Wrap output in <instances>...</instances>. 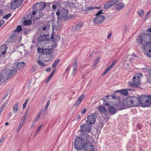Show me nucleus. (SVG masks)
<instances>
[{
    "instance_id": "nucleus-45",
    "label": "nucleus",
    "mask_w": 151,
    "mask_h": 151,
    "mask_svg": "<svg viewBox=\"0 0 151 151\" xmlns=\"http://www.w3.org/2000/svg\"><path fill=\"white\" fill-rule=\"evenodd\" d=\"M102 10L99 11L96 14V15L97 16H101L100 14H102Z\"/></svg>"
},
{
    "instance_id": "nucleus-38",
    "label": "nucleus",
    "mask_w": 151,
    "mask_h": 151,
    "mask_svg": "<svg viewBox=\"0 0 151 151\" xmlns=\"http://www.w3.org/2000/svg\"><path fill=\"white\" fill-rule=\"evenodd\" d=\"M12 15L11 14V13H9L6 15H5L4 16L3 18L4 19H8L9 17H10Z\"/></svg>"
},
{
    "instance_id": "nucleus-52",
    "label": "nucleus",
    "mask_w": 151,
    "mask_h": 151,
    "mask_svg": "<svg viewBox=\"0 0 151 151\" xmlns=\"http://www.w3.org/2000/svg\"><path fill=\"white\" fill-rule=\"evenodd\" d=\"M109 96H106L105 97L103 98V100L105 101L106 100V99L108 98Z\"/></svg>"
},
{
    "instance_id": "nucleus-5",
    "label": "nucleus",
    "mask_w": 151,
    "mask_h": 151,
    "mask_svg": "<svg viewBox=\"0 0 151 151\" xmlns=\"http://www.w3.org/2000/svg\"><path fill=\"white\" fill-rule=\"evenodd\" d=\"M139 97L140 105L143 106H148L151 103V95H142Z\"/></svg>"
},
{
    "instance_id": "nucleus-50",
    "label": "nucleus",
    "mask_w": 151,
    "mask_h": 151,
    "mask_svg": "<svg viewBox=\"0 0 151 151\" xmlns=\"http://www.w3.org/2000/svg\"><path fill=\"white\" fill-rule=\"evenodd\" d=\"M35 14H36L35 12V11H33L32 12V13H30V14H29V15L31 14L32 15V16L34 17H35Z\"/></svg>"
},
{
    "instance_id": "nucleus-49",
    "label": "nucleus",
    "mask_w": 151,
    "mask_h": 151,
    "mask_svg": "<svg viewBox=\"0 0 151 151\" xmlns=\"http://www.w3.org/2000/svg\"><path fill=\"white\" fill-rule=\"evenodd\" d=\"M112 98L115 99H118L119 100L120 99V98L119 97H117L116 96H112Z\"/></svg>"
},
{
    "instance_id": "nucleus-28",
    "label": "nucleus",
    "mask_w": 151,
    "mask_h": 151,
    "mask_svg": "<svg viewBox=\"0 0 151 151\" xmlns=\"http://www.w3.org/2000/svg\"><path fill=\"white\" fill-rule=\"evenodd\" d=\"M124 6V4L122 2H120L116 5V8L118 10L122 9Z\"/></svg>"
},
{
    "instance_id": "nucleus-4",
    "label": "nucleus",
    "mask_w": 151,
    "mask_h": 151,
    "mask_svg": "<svg viewBox=\"0 0 151 151\" xmlns=\"http://www.w3.org/2000/svg\"><path fill=\"white\" fill-rule=\"evenodd\" d=\"M68 11L64 9H62L58 11L56 13L57 16V19L58 20L66 21L69 18L68 14Z\"/></svg>"
},
{
    "instance_id": "nucleus-42",
    "label": "nucleus",
    "mask_w": 151,
    "mask_h": 151,
    "mask_svg": "<svg viewBox=\"0 0 151 151\" xmlns=\"http://www.w3.org/2000/svg\"><path fill=\"white\" fill-rule=\"evenodd\" d=\"M116 62V61H114V62L111 63V65L109 67V68L111 69V70L113 66H114L115 63Z\"/></svg>"
},
{
    "instance_id": "nucleus-6",
    "label": "nucleus",
    "mask_w": 151,
    "mask_h": 151,
    "mask_svg": "<svg viewBox=\"0 0 151 151\" xmlns=\"http://www.w3.org/2000/svg\"><path fill=\"white\" fill-rule=\"evenodd\" d=\"M143 42H147V43L150 42V37L148 35L147 33L142 35L140 34L137 37L136 42L137 44H141Z\"/></svg>"
},
{
    "instance_id": "nucleus-48",
    "label": "nucleus",
    "mask_w": 151,
    "mask_h": 151,
    "mask_svg": "<svg viewBox=\"0 0 151 151\" xmlns=\"http://www.w3.org/2000/svg\"><path fill=\"white\" fill-rule=\"evenodd\" d=\"M51 46L53 48H55L57 47L56 44L55 43H52V44H51Z\"/></svg>"
},
{
    "instance_id": "nucleus-14",
    "label": "nucleus",
    "mask_w": 151,
    "mask_h": 151,
    "mask_svg": "<svg viewBox=\"0 0 151 151\" xmlns=\"http://www.w3.org/2000/svg\"><path fill=\"white\" fill-rule=\"evenodd\" d=\"M7 46L4 45L0 47V58L1 57L4 56V55L6 53L7 49Z\"/></svg>"
},
{
    "instance_id": "nucleus-41",
    "label": "nucleus",
    "mask_w": 151,
    "mask_h": 151,
    "mask_svg": "<svg viewBox=\"0 0 151 151\" xmlns=\"http://www.w3.org/2000/svg\"><path fill=\"white\" fill-rule=\"evenodd\" d=\"M147 79L148 82L151 83V77L150 75H149L147 76Z\"/></svg>"
},
{
    "instance_id": "nucleus-47",
    "label": "nucleus",
    "mask_w": 151,
    "mask_h": 151,
    "mask_svg": "<svg viewBox=\"0 0 151 151\" xmlns=\"http://www.w3.org/2000/svg\"><path fill=\"white\" fill-rule=\"evenodd\" d=\"M5 22L4 20L1 19L0 20V27Z\"/></svg>"
},
{
    "instance_id": "nucleus-11",
    "label": "nucleus",
    "mask_w": 151,
    "mask_h": 151,
    "mask_svg": "<svg viewBox=\"0 0 151 151\" xmlns=\"http://www.w3.org/2000/svg\"><path fill=\"white\" fill-rule=\"evenodd\" d=\"M104 19L103 16H97L94 19L93 22L95 24H100L103 22Z\"/></svg>"
},
{
    "instance_id": "nucleus-9",
    "label": "nucleus",
    "mask_w": 151,
    "mask_h": 151,
    "mask_svg": "<svg viewBox=\"0 0 151 151\" xmlns=\"http://www.w3.org/2000/svg\"><path fill=\"white\" fill-rule=\"evenodd\" d=\"M150 42L149 43L143 42L142 45V47L145 50H146L147 48H149L148 50L146 51L145 54L149 57H151V47L150 44Z\"/></svg>"
},
{
    "instance_id": "nucleus-27",
    "label": "nucleus",
    "mask_w": 151,
    "mask_h": 151,
    "mask_svg": "<svg viewBox=\"0 0 151 151\" xmlns=\"http://www.w3.org/2000/svg\"><path fill=\"white\" fill-rule=\"evenodd\" d=\"M19 103H17L14 104L13 106V112L14 113H16L18 111Z\"/></svg>"
},
{
    "instance_id": "nucleus-53",
    "label": "nucleus",
    "mask_w": 151,
    "mask_h": 151,
    "mask_svg": "<svg viewBox=\"0 0 151 151\" xmlns=\"http://www.w3.org/2000/svg\"><path fill=\"white\" fill-rule=\"evenodd\" d=\"M21 127H19V126H18V127L17 128V132H19L21 129Z\"/></svg>"
},
{
    "instance_id": "nucleus-16",
    "label": "nucleus",
    "mask_w": 151,
    "mask_h": 151,
    "mask_svg": "<svg viewBox=\"0 0 151 151\" xmlns=\"http://www.w3.org/2000/svg\"><path fill=\"white\" fill-rule=\"evenodd\" d=\"M133 106H137L140 104L139 97L132 96Z\"/></svg>"
},
{
    "instance_id": "nucleus-51",
    "label": "nucleus",
    "mask_w": 151,
    "mask_h": 151,
    "mask_svg": "<svg viewBox=\"0 0 151 151\" xmlns=\"http://www.w3.org/2000/svg\"><path fill=\"white\" fill-rule=\"evenodd\" d=\"M4 12L1 9H0V16H2L4 14Z\"/></svg>"
},
{
    "instance_id": "nucleus-43",
    "label": "nucleus",
    "mask_w": 151,
    "mask_h": 151,
    "mask_svg": "<svg viewBox=\"0 0 151 151\" xmlns=\"http://www.w3.org/2000/svg\"><path fill=\"white\" fill-rule=\"evenodd\" d=\"M146 32H148L149 35H151V26L147 29V31Z\"/></svg>"
},
{
    "instance_id": "nucleus-26",
    "label": "nucleus",
    "mask_w": 151,
    "mask_h": 151,
    "mask_svg": "<svg viewBox=\"0 0 151 151\" xmlns=\"http://www.w3.org/2000/svg\"><path fill=\"white\" fill-rule=\"evenodd\" d=\"M25 63L24 62H22L18 63L17 64V67L18 69H22L24 67Z\"/></svg>"
},
{
    "instance_id": "nucleus-59",
    "label": "nucleus",
    "mask_w": 151,
    "mask_h": 151,
    "mask_svg": "<svg viewBox=\"0 0 151 151\" xmlns=\"http://www.w3.org/2000/svg\"><path fill=\"white\" fill-rule=\"evenodd\" d=\"M111 33H109L107 36V38L108 39H109L111 37Z\"/></svg>"
},
{
    "instance_id": "nucleus-3",
    "label": "nucleus",
    "mask_w": 151,
    "mask_h": 151,
    "mask_svg": "<svg viewBox=\"0 0 151 151\" xmlns=\"http://www.w3.org/2000/svg\"><path fill=\"white\" fill-rule=\"evenodd\" d=\"M142 75L141 73L135 74L133 78L132 81L128 82V86L130 87H132L139 86L141 83L140 77Z\"/></svg>"
},
{
    "instance_id": "nucleus-24",
    "label": "nucleus",
    "mask_w": 151,
    "mask_h": 151,
    "mask_svg": "<svg viewBox=\"0 0 151 151\" xmlns=\"http://www.w3.org/2000/svg\"><path fill=\"white\" fill-rule=\"evenodd\" d=\"M98 110L101 112V114H106V109L104 106H101L98 107Z\"/></svg>"
},
{
    "instance_id": "nucleus-7",
    "label": "nucleus",
    "mask_w": 151,
    "mask_h": 151,
    "mask_svg": "<svg viewBox=\"0 0 151 151\" xmlns=\"http://www.w3.org/2000/svg\"><path fill=\"white\" fill-rule=\"evenodd\" d=\"M90 138L87 139L86 138V141L85 142L83 149L85 151H93V146L92 144L89 141Z\"/></svg>"
},
{
    "instance_id": "nucleus-12",
    "label": "nucleus",
    "mask_w": 151,
    "mask_h": 151,
    "mask_svg": "<svg viewBox=\"0 0 151 151\" xmlns=\"http://www.w3.org/2000/svg\"><path fill=\"white\" fill-rule=\"evenodd\" d=\"M96 120V119L95 116L93 114L90 115L88 116L86 122L88 124L91 125L95 123Z\"/></svg>"
},
{
    "instance_id": "nucleus-57",
    "label": "nucleus",
    "mask_w": 151,
    "mask_h": 151,
    "mask_svg": "<svg viewBox=\"0 0 151 151\" xmlns=\"http://www.w3.org/2000/svg\"><path fill=\"white\" fill-rule=\"evenodd\" d=\"M86 112V109H83L81 111V113L82 114H84Z\"/></svg>"
},
{
    "instance_id": "nucleus-23",
    "label": "nucleus",
    "mask_w": 151,
    "mask_h": 151,
    "mask_svg": "<svg viewBox=\"0 0 151 151\" xmlns=\"http://www.w3.org/2000/svg\"><path fill=\"white\" fill-rule=\"evenodd\" d=\"M77 59H75L73 62V74H76V73L75 72V71L76 70L77 68Z\"/></svg>"
},
{
    "instance_id": "nucleus-22",
    "label": "nucleus",
    "mask_w": 151,
    "mask_h": 151,
    "mask_svg": "<svg viewBox=\"0 0 151 151\" xmlns=\"http://www.w3.org/2000/svg\"><path fill=\"white\" fill-rule=\"evenodd\" d=\"M132 89H122L120 90H117L116 91V92H120V93L123 95L125 96H127L128 94V92L127 91L132 90Z\"/></svg>"
},
{
    "instance_id": "nucleus-46",
    "label": "nucleus",
    "mask_w": 151,
    "mask_h": 151,
    "mask_svg": "<svg viewBox=\"0 0 151 151\" xmlns=\"http://www.w3.org/2000/svg\"><path fill=\"white\" fill-rule=\"evenodd\" d=\"M36 122V121H35L34 120V121L32 122V125L31 126V128H32L35 127Z\"/></svg>"
},
{
    "instance_id": "nucleus-19",
    "label": "nucleus",
    "mask_w": 151,
    "mask_h": 151,
    "mask_svg": "<svg viewBox=\"0 0 151 151\" xmlns=\"http://www.w3.org/2000/svg\"><path fill=\"white\" fill-rule=\"evenodd\" d=\"M39 17H33L31 14L28 15V17L30 18V19H31V20H35L36 19H40L41 17H43V14L41 12H39Z\"/></svg>"
},
{
    "instance_id": "nucleus-40",
    "label": "nucleus",
    "mask_w": 151,
    "mask_h": 151,
    "mask_svg": "<svg viewBox=\"0 0 151 151\" xmlns=\"http://www.w3.org/2000/svg\"><path fill=\"white\" fill-rule=\"evenodd\" d=\"M25 122H24L22 120H21L18 126H19V127H22V126H23L24 123H25Z\"/></svg>"
},
{
    "instance_id": "nucleus-18",
    "label": "nucleus",
    "mask_w": 151,
    "mask_h": 151,
    "mask_svg": "<svg viewBox=\"0 0 151 151\" xmlns=\"http://www.w3.org/2000/svg\"><path fill=\"white\" fill-rule=\"evenodd\" d=\"M42 55H40L38 57V59L37 60V62L41 67H44L46 66V64L44 63L42 60Z\"/></svg>"
},
{
    "instance_id": "nucleus-8",
    "label": "nucleus",
    "mask_w": 151,
    "mask_h": 151,
    "mask_svg": "<svg viewBox=\"0 0 151 151\" xmlns=\"http://www.w3.org/2000/svg\"><path fill=\"white\" fill-rule=\"evenodd\" d=\"M133 102L132 96H128L123 100V104L125 106L128 107H133Z\"/></svg>"
},
{
    "instance_id": "nucleus-36",
    "label": "nucleus",
    "mask_w": 151,
    "mask_h": 151,
    "mask_svg": "<svg viewBox=\"0 0 151 151\" xmlns=\"http://www.w3.org/2000/svg\"><path fill=\"white\" fill-rule=\"evenodd\" d=\"M55 70H53L52 71V72L51 73V74H50V76H49V77L48 78V79L47 80V81H46L47 83L49 81V80L51 78V77H52V76H53V75L55 73Z\"/></svg>"
},
{
    "instance_id": "nucleus-39",
    "label": "nucleus",
    "mask_w": 151,
    "mask_h": 151,
    "mask_svg": "<svg viewBox=\"0 0 151 151\" xmlns=\"http://www.w3.org/2000/svg\"><path fill=\"white\" fill-rule=\"evenodd\" d=\"M144 10H140L138 12V13L140 16H143L144 14Z\"/></svg>"
},
{
    "instance_id": "nucleus-58",
    "label": "nucleus",
    "mask_w": 151,
    "mask_h": 151,
    "mask_svg": "<svg viewBox=\"0 0 151 151\" xmlns=\"http://www.w3.org/2000/svg\"><path fill=\"white\" fill-rule=\"evenodd\" d=\"M26 104H25V103H24L23 105V109H25V108H26Z\"/></svg>"
},
{
    "instance_id": "nucleus-33",
    "label": "nucleus",
    "mask_w": 151,
    "mask_h": 151,
    "mask_svg": "<svg viewBox=\"0 0 151 151\" xmlns=\"http://www.w3.org/2000/svg\"><path fill=\"white\" fill-rule=\"evenodd\" d=\"M31 20H25L23 22V24L26 26L29 25L30 24L32 23Z\"/></svg>"
},
{
    "instance_id": "nucleus-60",
    "label": "nucleus",
    "mask_w": 151,
    "mask_h": 151,
    "mask_svg": "<svg viewBox=\"0 0 151 151\" xmlns=\"http://www.w3.org/2000/svg\"><path fill=\"white\" fill-rule=\"evenodd\" d=\"M52 8L53 9H55L56 8V5L53 4L52 6Z\"/></svg>"
},
{
    "instance_id": "nucleus-29",
    "label": "nucleus",
    "mask_w": 151,
    "mask_h": 151,
    "mask_svg": "<svg viewBox=\"0 0 151 151\" xmlns=\"http://www.w3.org/2000/svg\"><path fill=\"white\" fill-rule=\"evenodd\" d=\"M46 6V4L44 2H41L39 5V9L40 10H42L45 8Z\"/></svg>"
},
{
    "instance_id": "nucleus-34",
    "label": "nucleus",
    "mask_w": 151,
    "mask_h": 151,
    "mask_svg": "<svg viewBox=\"0 0 151 151\" xmlns=\"http://www.w3.org/2000/svg\"><path fill=\"white\" fill-rule=\"evenodd\" d=\"M45 50L46 51V49H44L42 48L38 47L37 49V51L39 53H44Z\"/></svg>"
},
{
    "instance_id": "nucleus-13",
    "label": "nucleus",
    "mask_w": 151,
    "mask_h": 151,
    "mask_svg": "<svg viewBox=\"0 0 151 151\" xmlns=\"http://www.w3.org/2000/svg\"><path fill=\"white\" fill-rule=\"evenodd\" d=\"M79 131L82 132H89L91 130V127L87 124H83L80 127Z\"/></svg>"
},
{
    "instance_id": "nucleus-30",
    "label": "nucleus",
    "mask_w": 151,
    "mask_h": 151,
    "mask_svg": "<svg viewBox=\"0 0 151 151\" xmlns=\"http://www.w3.org/2000/svg\"><path fill=\"white\" fill-rule=\"evenodd\" d=\"M109 110L112 114H115L116 112V109L113 107L110 106L109 108Z\"/></svg>"
},
{
    "instance_id": "nucleus-10",
    "label": "nucleus",
    "mask_w": 151,
    "mask_h": 151,
    "mask_svg": "<svg viewBox=\"0 0 151 151\" xmlns=\"http://www.w3.org/2000/svg\"><path fill=\"white\" fill-rule=\"evenodd\" d=\"M23 0H15L13 1L11 4V8L13 9L19 7L22 4Z\"/></svg>"
},
{
    "instance_id": "nucleus-20",
    "label": "nucleus",
    "mask_w": 151,
    "mask_h": 151,
    "mask_svg": "<svg viewBox=\"0 0 151 151\" xmlns=\"http://www.w3.org/2000/svg\"><path fill=\"white\" fill-rule=\"evenodd\" d=\"M84 95L83 94L79 96L74 104L75 106L77 107L79 105L82 100L84 98Z\"/></svg>"
},
{
    "instance_id": "nucleus-1",
    "label": "nucleus",
    "mask_w": 151,
    "mask_h": 151,
    "mask_svg": "<svg viewBox=\"0 0 151 151\" xmlns=\"http://www.w3.org/2000/svg\"><path fill=\"white\" fill-rule=\"evenodd\" d=\"M16 69H10L5 68L2 71L0 75V82L4 83L12 75L16 73Z\"/></svg>"
},
{
    "instance_id": "nucleus-55",
    "label": "nucleus",
    "mask_w": 151,
    "mask_h": 151,
    "mask_svg": "<svg viewBox=\"0 0 151 151\" xmlns=\"http://www.w3.org/2000/svg\"><path fill=\"white\" fill-rule=\"evenodd\" d=\"M40 115H39V114H37V116L36 119L35 120V121L37 122L38 120V119L39 118H40Z\"/></svg>"
},
{
    "instance_id": "nucleus-2",
    "label": "nucleus",
    "mask_w": 151,
    "mask_h": 151,
    "mask_svg": "<svg viewBox=\"0 0 151 151\" xmlns=\"http://www.w3.org/2000/svg\"><path fill=\"white\" fill-rule=\"evenodd\" d=\"M91 138V137L87 133L83 134L81 136L76 137L75 139L74 143L75 148L78 150L82 149L83 147L86 138L87 139Z\"/></svg>"
},
{
    "instance_id": "nucleus-62",
    "label": "nucleus",
    "mask_w": 151,
    "mask_h": 151,
    "mask_svg": "<svg viewBox=\"0 0 151 151\" xmlns=\"http://www.w3.org/2000/svg\"><path fill=\"white\" fill-rule=\"evenodd\" d=\"M93 9V7H89L88 8V10H92Z\"/></svg>"
},
{
    "instance_id": "nucleus-64",
    "label": "nucleus",
    "mask_w": 151,
    "mask_h": 151,
    "mask_svg": "<svg viewBox=\"0 0 151 151\" xmlns=\"http://www.w3.org/2000/svg\"><path fill=\"white\" fill-rule=\"evenodd\" d=\"M7 105L6 104H5L4 103L3 104V105H2V108H4Z\"/></svg>"
},
{
    "instance_id": "nucleus-35",
    "label": "nucleus",
    "mask_w": 151,
    "mask_h": 151,
    "mask_svg": "<svg viewBox=\"0 0 151 151\" xmlns=\"http://www.w3.org/2000/svg\"><path fill=\"white\" fill-rule=\"evenodd\" d=\"M83 27V24L81 23H79L76 25V28L77 30L81 29Z\"/></svg>"
},
{
    "instance_id": "nucleus-37",
    "label": "nucleus",
    "mask_w": 151,
    "mask_h": 151,
    "mask_svg": "<svg viewBox=\"0 0 151 151\" xmlns=\"http://www.w3.org/2000/svg\"><path fill=\"white\" fill-rule=\"evenodd\" d=\"M22 30V27L21 26L19 25L18 26L16 29L15 30V32H19Z\"/></svg>"
},
{
    "instance_id": "nucleus-61",
    "label": "nucleus",
    "mask_w": 151,
    "mask_h": 151,
    "mask_svg": "<svg viewBox=\"0 0 151 151\" xmlns=\"http://www.w3.org/2000/svg\"><path fill=\"white\" fill-rule=\"evenodd\" d=\"M29 101V99H26L25 101V102H24V103L26 104H27L28 101Z\"/></svg>"
},
{
    "instance_id": "nucleus-63",
    "label": "nucleus",
    "mask_w": 151,
    "mask_h": 151,
    "mask_svg": "<svg viewBox=\"0 0 151 151\" xmlns=\"http://www.w3.org/2000/svg\"><path fill=\"white\" fill-rule=\"evenodd\" d=\"M50 68H48L46 69V71L47 72H49V71H50Z\"/></svg>"
},
{
    "instance_id": "nucleus-56",
    "label": "nucleus",
    "mask_w": 151,
    "mask_h": 151,
    "mask_svg": "<svg viewBox=\"0 0 151 151\" xmlns=\"http://www.w3.org/2000/svg\"><path fill=\"white\" fill-rule=\"evenodd\" d=\"M43 109H41V110L38 112V114H39V115H40L42 113V112L43 111Z\"/></svg>"
},
{
    "instance_id": "nucleus-15",
    "label": "nucleus",
    "mask_w": 151,
    "mask_h": 151,
    "mask_svg": "<svg viewBox=\"0 0 151 151\" xmlns=\"http://www.w3.org/2000/svg\"><path fill=\"white\" fill-rule=\"evenodd\" d=\"M49 40L48 37L47 35H44L40 36L38 38V40L39 41L37 43V46L39 44H40L41 42L42 41L48 40Z\"/></svg>"
},
{
    "instance_id": "nucleus-31",
    "label": "nucleus",
    "mask_w": 151,
    "mask_h": 151,
    "mask_svg": "<svg viewBox=\"0 0 151 151\" xmlns=\"http://www.w3.org/2000/svg\"><path fill=\"white\" fill-rule=\"evenodd\" d=\"M28 114V110H26L24 114V115L23 116L21 120H22L24 122H25V120L27 117Z\"/></svg>"
},
{
    "instance_id": "nucleus-25",
    "label": "nucleus",
    "mask_w": 151,
    "mask_h": 151,
    "mask_svg": "<svg viewBox=\"0 0 151 151\" xmlns=\"http://www.w3.org/2000/svg\"><path fill=\"white\" fill-rule=\"evenodd\" d=\"M113 5H114V4L111 2V0L104 4V7L105 9H108Z\"/></svg>"
},
{
    "instance_id": "nucleus-17",
    "label": "nucleus",
    "mask_w": 151,
    "mask_h": 151,
    "mask_svg": "<svg viewBox=\"0 0 151 151\" xmlns=\"http://www.w3.org/2000/svg\"><path fill=\"white\" fill-rule=\"evenodd\" d=\"M47 51L46 52L45 54L47 57L50 58H51L53 57V55L52 54L53 52V49H47Z\"/></svg>"
},
{
    "instance_id": "nucleus-54",
    "label": "nucleus",
    "mask_w": 151,
    "mask_h": 151,
    "mask_svg": "<svg viewBox=\"0 0 151 151\" xmlns=\"http://www.w3.org/2000/svg\"><path fill=\"white\" fill-rule=\"evenodd\" d=\"M99 59H100V58H97L95 60V62H96V63H98L99 62Z\"/></svg>"
},
{
    "instance_id": "nucleus-21",
    "label": "nucleus",
    "mask_w": 151,
    "mask_h": 151,
    "mask_svg": "<svg viewBox=\"0 0 151 151\" xmlns=\"http://www.w3.org/2000/svg\"><path fill=\"white\" fill-rule=\"evenodd\" d=\"M60 36L58 35H52L51 37V38L52 41L53 42H57L60 39Z\"/></svg>"
},
{
    "instance_id": "nucleus-32",
    "label": "nucleus",
    "mask_w": 151,
    "mask_h": 151,
    "mask_svg": "<svg viewBox=\"0 0 151 151\" xmlns=\"http://www.w3.org/2000/svg\"><path fill=\"white\" fill-rule=\"evenodd\" d=\"M60 61V60L59 59H57V60H55V61L52 65V68H54L55 69V66L58 64L59 62Z\"/></svg>"
},
{
    "instance_id": "nucleus-44",
    "label": "nucleus",
    "mask_w": 151,
    "mask_h": 151,
    "mask_svg": "<svg viewBox=\"0 0 151 151\" xmlns=\"http://www.w3.org/2000/svg\"><path fill=\"white\" fill-rule=\"evenodd\" d=\"M111 2L114 5L118 2L120 1V0H111Z\"/></svg>"
}]
</instances>
